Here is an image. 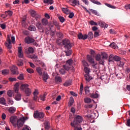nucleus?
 Segmentation results:
<instances>
[{"label": "nucleus", "mask_w": 130, "mask_h": 130, "mask_svg": "<svg viewBox=\"0 0 130 130\" xmlns=\"http://www.w3.org/2000/svg\"><path fill=\"white\" fill-rule=\"evenodd\" d=\"M73 62L74 61L72 59H69L66 61L65 65L63 66V69L66 71H70V70H74V67H73Z\"/></svg>", "instance_id": "1"}, {"label": "nucleus", "mask_w": 130, "mask_h": 130, "mask_svg": "<svg viewBox=\"0 0 130 130\" xmlns=\"http://www.w3.org/2000/svg\"><path fill=\"white\" fill-rule=\"evenodd\" d=\"M45 114L43 112H39V111H36L34 113V117L35 118H38V119H42L44 118Z\"/></svg>", "instance_id": "2"}, {"label": "nucleus", "mask_w": 130, "mask_h": 130, "mask_svg": "<svg viewBox=\"0 0 130 130\" xmlns=\"http://www.w3.org/2000/svg\"><path fill=\"white\" fill-rule=\"evenodd\" d=\"M63 45H64V48L66 49H71L72 48V44H71L70 40L68 39L63 41Z\"/></svg>", "instance_id": "3"}, {"label": "nucleus", "mask_w": 130, "mask_h": 130, "mask_svg": "<svg viewBox=\"0 0 130 130\" xmlns=\"http://www.w3.org/2000/svg\"><path fill=\"white\" fill-rule=\"evenodd\" d=\"M30 14L31 16L33 17V18H35L36 21H39L41 17L39 14H37L36 11L34 10H30Z\"/></svg>", "instance_id": "4"}, {"label": "nucleus", "mask_w": 130, "mask_h": 130, "mask_svg": "<svg viewBox=\"0 0 130 130\" xmlns=\"http://www.w3.org/2000/svg\"><path fill=\"white\" fill-rule=\"evenodd\" d=\"M71 125L72 126V127H74V130H82V127L78 123L74 122H71Z\"/></svg>", "instance_id": "5"}, {"label": "nucleus", "mask_w": 130, "mask_h": 130, "mask_svg": "<svg viewBox=\"0 0 130 130\" xmlns=\"http://www.w3.org/2000/svg\"><path fill=\"white\" fill-rule=\"evenodd\" d=\"M24 123H25V118L23 117L17 120V125L19 128L22 127L24 125Z\"/></svg>", "instance_id": "6"}, {"label": "nucleus", "mask_w": 130, "mask_h": 130, "mask_svg": "<svg viewBox=\"0 0 130 130\" xmlns=\"http://www.w3.org/2000/svg\"><path fill=\"white\" fill-rule=\"evenodd\" d=\"M18 56L20 58L24 57V53H23V48L22 47H18Z\"/></svg>", "instance_id": "7"}, {"label": "nucleus", "mask_w": 130, "mask_h": 130, "mask_svg": "<svg viewBox=\"0 0 130 130\" xmlns=\"http://www.w3.org/2000/svg\"><path fill=\"white\" fill-rule=\"evenodd\" d=\"M10 70L13 75H18L19 74V72H18V68L15 65H13L10 68Z\"/></svg>", "instance_id": "8"}, {"label": "nucleus", "mask_w": 130, "mask_h": 130, "mask_svg": "<svg viewBox=\"0 0 130 130\" xmlns=\"http://www.w3.org/2000/svg\"><path fill=\"white\" fill-rule=\"evenodd\" d=\"M82 121H83V118L82 116L78 115L76 117V118H75L74 121L71 122H77V124H79V123L82 122Z\"/></svg>", "instance_id": "9"}, {"label": "nucleus", "mask_w": 130, "mask_h": 130, "mask_svg": "<svg viewBox=\"0 0 130 130\" xmlns=\"http://www.w3.org/2000/svg\"><path fill=\"white\" fill-rule=\"evenodd\" d=\"M36 27L38 28L39 31L40 32H42V33L44 32V29L43 28V26L41 24L40 22H38L36 24Z\"/></svg>", "instance_id": "10"}, {"label": "nucleus", "mask_w": 130, "mask_h": 130, "mask_svg": "<svg viewBox=\"0 0 130 130\" xmlns=\"http://www.w3.org/2000/svg\"><path fill=\"white\" fill-rule=\"evenodd\" d=\"M87 61L90 63V64H93V63H94L95 60H94V58H93V57L92 55H87Z\"/></svg>", "instance_id": "11"}, {"label": "nucleus", "mask_w": 130, "mask_h": 130, "mask_svg": "<svg viewBox=\"0 0 130 130\" xmlns=\"http://www.w3.org/2000/svg\"><path fill=\"white\" fill-rule=\"evenodd\" d=\"M25 42L27 44H31V43H33L34 42V39L32 38H30L29 37L25 38Z\"/></svg>", "instance_id": "12"}, {"label": "nucleus", "mask_w": 130, "mask_h": 130, "mask_svg": "<svg viewBox=\"0 0 130 130\" xmlns=\"http://www.w3.org/2000/svg\"><path fill=\"white\" fill-rule=\"evenodd\" d=\"M8 43H6L5 45L9 49H11L12 48V41H11V39H10V36H8V39H7Z\"/></svg>", "instance_id": "13"}, {"label": "nucleus", "mask_w": 130, "mask_h": 130, "mask_svg": "<svg viewBox=\"0 0 130 130\" xmlns=\"http://www.w3.org/2000/svg\"><path fill=\"white\" fill-rule=\"evenodd\" d=\"M34 95L33 97V100L34 101H37V99H38V95L39 94V92L37 90H35L33 93Z\"/></svg>", "instance_id": "14"}, {"label": "nucleus", "mask_w": 130, "mask_h": 130, "mask_svg": "<svg viewBox=\"0 0 130 130\" xmlns=\"http://www.w3.org/2000/svg\"><path fill=\"white\" fill-rule=\"evenodd\" d=\"M28 88H29V85L27 84H23L20 86V90L22 91H25Z\"/></svg>", "instance_id": "15"}, {"label": "nucleus", "mask_w": 130, "mask_h": 130, "mask_svg": "<svg viewBox=\"0 0 130 130\" xmlns=\"http://www.w3.org/2000/svg\"><path fill=\"white\" fill-rule=\"evenodd\" d=\"M20 87V84L19 83H17L15 84L14 87L13 88V91L15 93H19V88Z\"/></svg>", "instance_id": "16"}, {"label": "nucleus", "mask_w": 130, "mask_h": 130, "mask_svg": "<svg viewBox=\"0 0 130 130\" xmlns=\"http://www.w3.org/2000/svg\"><path fill=\"white\" fill-rule=\"evenodd\" d=\"M78 37L79 39H83V40H86V39H87V35L85 34L83 35L82 34V33H79L78 35Z\"/></svg>", "instance_id": "17"}, {"label": "nucleus", "mask_w": 130, "mask_h": 130, "mask_svg": "<svg viewBox=\"0 0 130 130\" xmlns=\"http://www.w3.org/2000/svg\"><path fill=\"white\" fill-rule=\"evenodd\" d=\"M31 58L34 60V61H36V62H38V63H41V61H40L38 58V56L34 55L31 57Z\"/></svg>", "instance_id": "18"}, {"label": "nucleus", "mask_w": 130, "mask_h": 130, "mask_svg": "<svg viewBox=\"0 0 130 130\" xmlns=\"http://www.w3.org/2000/svg\"><path fill=\"white\" fill-rule=\"evenodd\" d=\"M98 24L99 25H100V26L101 27H102V28H107V27H108V24H106L105 22H103V21H99L98 22Z\"/></svg>", "instance_id": "19"}, {"label": "nucleus", "mask_w": 130, "mask_h": 130, "mask_svg": "<svg viewBox=\"0 0 130 130\" xmlns=\"http://www.w3.org/2000/svg\"><path fill=\"white\" fill-rule=\"evenodd\" d=\"M25 52L26 53H27V54H29L30 53H34V48H33V47H30L28 48L27 50V49H25Z\"/></svg>", "instance_id": "20"}, {"label": "nucleus", "mask_w": 130, "mask_h": 130, "mask_svg": "<svg viewBox=\"0 0 130 130\" xmlns=\"http://www.w3.org/2000/svg\"><path fill=\"white\" fill-rule=\"evenodd\" d=\"M84 77L86 82H89L91 81V80H92V77H91L89 74H85Z\"/></svg>", "instance_id": "21"}, {"label": "nucleus", "mask_w": 130, "mask_h": 130, "mask_svg": "<svg viewBox=\"0 0 130 130\" xmlns=\"http://www.w3.org/2000/svg\"><path fill=\"white\" fill-rule=\"evenodd\" d=\"M16 110H17V109L14 107H10L8 109V111L10 113H15V112H16Z\"/></svg>", "instance_id": "22"}, {"label": "nucleus", "mask_w": 130, "mask_h": 130, "mask_svg": "<svg viewBox=\"0 0 130 130\" xmlns=\"http://www.w3.org/2000/svg\"><path fill=\"white\" fill-rule=\"evenodd\" d=\"M72 80H68L63 84V86H64V87H69V86H71V85H72Z\"/></svg>", "instance_id": "23"}, {"label": "nucleus", "mask_w": 130, "mask_h": 130, "mask_svg": "<svg viewBox=\"0 0 130 130\" xmlns=\"http://www.w3.org/2000/svg\"><path fill=\"white\" fill-rule=\"evenodd\" d=\"M12 17L13 16V12L11 11H6L5 12V17L4 18H7V17Z\"/></svg>", "instance_id": "24"}, {"label": "nucleus", "mask_w": 130, "mask_h": 130, "mask_svg": "<svg viewBox=\"0 0 130 130\" xmlns=\"http://www.w3.org/2000/svg\"><path fill=\"white\" fill-rule=\"evenodd\" d=\"M93 37L94 35L93 34L92 32L90 31L88 33V35H87V38H88L89 40L93 39Z\"/></svg>", "instance_id": "25"}, {"label": "nucleus", "mask_w": 130, "mask_h": 130, "mask_svg": "<svg viewBox=\"0 0 130 130\" xmlns=\"http://www.w3.org/2000/svg\"><path fill=\"white\" fill-rule=\"evenodd\" d=\"M72 6L76 7V6H80V1L79 0H73L72 1Z\"/></svg>", "instance_id": "26"}, {"label": "nucleus", "mask_w": 130, "mask_h": 130, "mask_svg": "<svg viewBox=\"0 0 130 130\" xmlns=\"http://www.w3.org/2000/svg\"><path fill=\"white\" fill-rule=\"evenodd\" d=\"M48 79V75L46 72H44L43 75V80L44 82H47V80Z\"/></svg>", "instance_id": "27"}, {"label": "nucleus", "mask_w": 130, "mask_h": 130, "mask_svg": "<svg viewBox=\"0 0 130 130\" xmlns=\"http://www.w3.org/2000/svg\"><path fill=\"white\" fill-rule=\"evenodd\" d=\"M25 94L26 95V96H30V95L31 94H32V91H31V89L30 88H28L27 89H26L25 91Z\"/></svg>", "instance_id": "28"}, {"label": "nucleus", "mask_w": 130, "mask_h": 130, "mask_svg": "<svg viewBox=\"0 0 130 130\" xmlns=\"http://www.w3.org/2000/svg\"><path fill=\"white\" fill-rule=\"evenodd\" d=\"M41 22L43 26H47L48 24V20L45 18L43 19Z\"/></svg>", "instance_id": "29"}, {"label": "nucleus", "mask_w": 130, "mask_h": 130, "mask_svg": "<svg viewBox=\"0 0 130 130\" xmlns=\"http://www.w3.org/2000/svg\"><path fill=\"white\" fill-rule=\"evenodd\" d=\"M10 121L12 124H15L16 123V121H17V119L14 116H12L10 117Z\"/></svg>", "instance_id": "30"}, {"label": "nucleus", "mask_w": 130, "mask_h": 130, "mask_svg": "<svg viewBox=\"0 0 130 130\" xmlns=\"http://www.w3.org/2000/svg\"><path fill=\"white\" fill-rule=\"evenodd\" d=\"M22 99V96L21 95V94L17 93L15 95V100L17 101H19V100H21Z\"/></svg>", "instance_id": "31"}, {"label": "nucleus", "mask_w": 130, "mask_h": 130, "mask_svg": "<svg viewBox=\"0 0 130 130\" xmlns=\"http://www.w3.org/2000/svg\"><path fill=\"white\" fill-rule=\"evenodd\" d=\"M84 102H85V103H87V104H90V103H91V102H92V100H91L89 98H85L84 99Z\"/></svg>", "instance_id": "32"}, {"label": "nucleus", "mask_w": 130, "mask_h": 130, "mask_svg": "<svg viewBox=\"0 0 130 130\" xmlns=\"http://www.w3.org/2000/svg\"><path fill=\"white\" fill-rule=\"evenodd\" d=\"M101 54L104 59H107V58H108V55L106 52H102Z\"/></svg>", "instance_id": "33"}, {"label": "nucleus", "mask_w": 130, "mask_h": 130, "mask_svg": "<svg viewBox=\"0 0 130 130\" xmlns=\"http://www.w3.org/2000/svg\"><path fill=\"white\" fill-rule=\"evenodd\" d=\"M36 71L37 73H39L40 76H42V70H41V68L40 67H37Z\"/></svg>", "instance_id": "34"}, {"label": "nucleus", "mask_w": 130, "mask_h": 130, "mask_svg": "<svg viewBox=\"0 0 130 130\" xmlns=\"http://www.w3.org/2000/svg\"><path fill=\"white\" fill-rule=\"evenodd\" d=\"M62 11L64 14H67V15H69L71 13L68 8H62Z\"/></svg>", "instance_id": "35"}, {"label": "nucleus", "mask_w": 130, "mask_h": 130, "mask_svg": "<svg viewBox=\"0 0 130 130\" xmlns=\"http://www.w3.org/2000/svg\"><path fill=\"white\" fill-rule=\"evenodd\" d=\"M90 97H91V98H93V99L98 98V97H99V94H98V93H91L90 94Z\"/></svg>", "instance_id": "36"}, {"label": "nucleus", "mask_w": 130, "mask_h": 130, "mask_svg": "<svg viewBox=\"0 0 130 130\" xmlns=\"http://www.w3.org/2000/svg\"><path fill=\"white\" fill-rule=\"evenodd\" d=\"M74 104V98L73 97H70V101L68 104L69 106H72Z\"/></svg>", "instance_id": "37"}, {"label": "nucleus", "mask_w": 130, "mask_h": 130, "mask_svg": "<svg viewBox=\"0 0 130 130\" xmlns=\"http://www.w3.org/2000/svg\"><path fill=\"white\" fill-rule=\"evenodd\" d=\"M49 127H50V124H49V122L46 121L45 122V128L46 129H49Z\"/></svg>", "instance_id": "38"}, {"label": "nucleus", "mask_w": 130, "mask_h": 130, "mask_svg": "<svg viewBox=\"0 0 130 130\" xmlns=\"http://www.w3.org/2000/svg\"><path fill=\"white\" fill-rule=\"evenodd\" d=\"M44 4H48L49 5H52L53 4V0H44Z\"/></svg>", "instance_id": "39"}, {"label": "nucleus", "mask_w": 130, "mask_h": 130, "mask_svg": "<svg viewBox=\"0 0 130 130\" xmlns=\"http://www.w3.org/2000/svg\"><path fill=\"white\" fill-rule=\"evenodd\" d=\"M0 104H2V105H6V100H5V98H0Z\"/></svg>", "instance_id": "40"}, {"label": "nucleus", "mask_w": 130, "mask_h": 130, "mask_svg": "<svg viewBox=\"0 0 130 130\" xmlns=\"http://www.w3.org/2000/svg\"><path fill=\"white\" fill-rule=\"evenodd\" d=\"M110 47H112V48H114V49H116L118 48L117 47V45H116V44H115V43H112L110 44V45H109Z\"/></svg>", "instance_id": "41"}, {"label": "nucleus", "mask_w": 130, "mask_h": 130, "mask_svg": "<svg viewBox=\"0 0 130 130\" xmlns=\"http://www.w3.org/2000/svg\"><path fill=\"white\" fill-rule=\"evenodd\" d=\"M7 95H8L9 97H13V95H14L13 91H12V90H8L7 92Z\"/></svg>", "instance_id": "42"}, {"label": "nucleus", "mask_w": 130, "mask_h": 130, "mask_svg": "<svg viewBox=\"0 0 130 130\" xmlns=\"http://www.w3.org/2000/svg\"><path fill=\"white\" fill-rule=\"evenodd\" d=\"M113 59L115 60V61H120L121 58L119 57L118 56H115L113 57Z\"/></svg>", "instance_id": "43"}, {"label": "nucleus", "mask_w": 130, "mask_h": 130, "mask_svg": "<svg viewBox=\"0 0 130 130\" xmlns=\"http://www.w3.org/2000/svg\"><path fill=\"white\" fill-rule=\"evenodd\" d=\"M91 3L95 4V5H98V6H101V3L97 1L96 0H91Z\"/></svg>", "instance_id": "44"}, {"label": "nucleus", "mask_w": 130, "mask_h": 130, "mask_svg": "<svg viewBox=\"0 0 130 130\" xmlns=\"http://www.w3.org/2000/svg\"><path fill=\"white\" fill-rule=\"evenodd\" d=\"M55 81L56 83H61V78L59 77H57L55 78Z\"/></svg>", "instance_id": "45"}, {"label": "nucleus", "mask_w": 130, "mask_h": 130, "mask_svg": "<svg viewBox=\"0 0 130 130\" xmlns=\"http://www.w3.org/2000/svg\"><path fill=\"white\" fill-rule=\"evenodd\" d=\"M84 72H85V73H86V75H89L90 72H91V71H90V69H89L87 67H85L84 68Z\"/></svg>", "instance_id": "46"}, {"label": "nucleus", "mask_w": 130, "mask_h": 130, "mask_svg": "<svg viewBox=\"0 0 130 130\" xmlns=\"http://www.w3.org/2000/svg\"><path fill=\"white\" fill-rule=\"evenodd\" d=\"M89 10L92 14H94V15H96V16H99V14L98 13V12H97V11L93 9Z\"/></svg>", "instance_id": "47"}, {"label": "nucleus", "mask_w": 130, "mask_h": 130, "mask_svg": "<svg viewBox=\"0 0 130 130\" xmlns=\"http://www.w3.org/2000/svg\"><path fill=\"white\" fill-rule=\"evenodd\" d=\"M28 30L29 31H36V27L30 25L28 27Z\"/></svg>", "instance_id": "48"}, {"label": "nucleus", "mask_w": 130, "mask_h": 130, "mask_svg": "<svg viewBox=\"0 0 130 130\" xmlns=\"http://www.w3.org/2000/svg\"><path fill=\"white\" fill-rule=\"evenodd\" d=\"M85 94H86V95H88V94H90V90H89L88 86H86L85 87Z\"/></svg>", "instance_id": "49"}, {"label": "nucleus", "mask_w": 130, "mask_h": 130, "mask_svg": "<svg viewBox=\"0 0 130 130\" xmlns=\"http://www.w3.org/2000/svg\"><path fill=\"white\" fill-rule=\"evenodd\" d=\"M105 5L107 7H108V8H110V9H116V8L115 6H113L110 4H108V3H105Z\"/></svg>", "instance_id": "50"}, {"label": "nucleus", "mask_w": 130, "mask_h": 130, "mask_svg": "<svg viewBox=\"0 0 130 130\" xmlns=\"http://www.w3.org/2000/svg\"><path fill=\"white\" fill-rule=\"evenodd\" d=\"M89 24L91 26H97V25H98V23H97L96 22H95V21L93 20H91L90 21H89Z\"/></svg>", "instance_id": "51"}, {"label": "nucleus", "mask_w": 130, "mask_h": 130, "mask_svg": "<svg viewBox=\"0 0 130 130\" xmlns=\"http://www.w3.org/2000/svg\"><path fill=\"white\" fill-rule=\"evenodd\" d=\"M117 64L119 66V67H122L123 66H124V62L123 61H120L117 62Z\"/></svg>", "instance_id": "52"}, {"label": "nucleus", "mask_w": 130, "mask_h": 130, "mask_svg": "<svg viewBox=\"0 0 130 130\" xmlns=\"http://www.w3.org/2000/svg\"><path fill=\"white\" fill-rule=\"evenodd\" d=\"M82 64L85 67V68H86V67H89V64L85 60H82Z\"/></svg>", "instance_id": "53"}, {"label": "nucleus", "mask_w": 130, "mask_h": 130, "mask_svg": "<svg viewBox=\"0 0 130 130\" xmlns=\"http://www.w3.org/2000/svg\"><path fill=\"white\" fill-rule=\"evenodd\" d=\"M101 59V56L100 54H98L96 56H95V60H97L98 61H100Z\"/></svg>", "instance_id": "54"}, {"label": "nucleus", "mask_w": 130, "mask_h": 130, "mask_svg": "<svg viewBox=\"0 0 130 130\" xmlns=\"http://www.w3.org/2000/svg\"><path fill=\"white\" fill-rule=\"evenodd\" d=\"M58 19H59L60 22H61V23H63V22H64V21H66V19H64V18L62 16L59 17Z\"/></svg>", "instance_id": "55"}, {"label": "nucleus", "mask_w": 130, "mask_h": 130, "mask_svg": "<svg viewBox=\"0 0 130 130\" xmlns=\"http://www.w3.org/2000/svg\"><path fill=\"white\" fill-rule=\"evenodd\" d=\"M57 36L58 37V38H62V33L61 32H57Z\"/></svg>", "instance_id": "56"}, {"label": "nucleus", "mask_w": 130, "mask_h": 130, "mask_svg": "<svg viewBox=\"0 0 130 130\" xmlns=\"http://www.w3.org/2000/svg\"><path fill=\"white\" fill-rule=\"evenodd\" d=\"M9 73V71L8 70H4L2 71L3 75H8Z\"/></svg>", "instance_id": "57"}, {"label": "nucleus", "mask_w": 130, "mask_h": 130, "mask_svg": "<svg viewBox=\"0 0 130 130\" xmlns=\"http://www.w3.org/2000/svg\"><path fill=\"white\" fill-rule=\"evenodd\" d=\"M60 74H61V75H64V74H66V70L63 69H61L59 71Z\"/></svg>", "instance_id": "58"}, {"label": "nucleus", "mask_w": 130, "mask_h": 130, "mask_svg": "<svg viewBox=\"0 0 130 130\" xmlns=\"http://www.w3.org/2000/svg\"><path fill=\"white\" fill-rule=\"evenodd\" d=\"M26 71L29 74H33L34 73V70L32 69H27Z\"/></svg>", "instance_id": "59"}, {"label": "nucleus", "mask_w": 130, "mask_h": 130, "mask_svg": "<svg viewBox=\"0 0 130 130\" xmlns=\"http://www.w3.org/2000/svg\"><path fill=\"white\" fill-rule=\"evenodd\" d=\"M18 80H20L21 81L23 80L24 79V75L23 74H20L18 77Z\"/></svg>", "instance_id": "60"}, {"label": "nucleus", "mask_w": 130, "mask_h": 130, "mask_svg": "<svg viewBox=\"0 0 130 130\" xmlns=\"http://www.w3.org/2000/svg\"><path fill=\"white\" fill-rule=\"evenodd\" d=\"M84 89V86L81 84L80 85V94L82 95L83 93V89Z\"/></svg>", "instance_id": "61"}, {"label": "nucleus", "mask_w": 130, "mask_h": 130, "mask_svg": "<svg viewBox=\"0 0 130 130\" xmlns=\"http://www.w3.org/2000/svg\"><path fill=\"white\" fill-rule=\"evenodd\" d=\"M9 80L10 82H16L17 81L16 78H9Z\"/></svg>", "instance_id": "62"}, {"label": "nucleus", "mask_w": 130, "mask_h": 130, "mask_svg": "<svg viewBox=\"0 0 130 130\" xmlns=\"http://www.w3.org/2000/svg\"><path fill=\"white\" fill-rule=\"evenodd\" d=\"M66 53L67 56H70L72 54V51H65Z\"/></svg>", "instance_id": "63"}, {"label": "nucleus", "mask_w": 130, "mask_h": 130, "mask_svg": "<svg viewBox=\"0 0 130 130\" xmlns=\"http://www.w3.org/2000/svg\"><path fill=\"white\" fill-rule=\"evenodd\" d=\"M93 69H97V62L94 61V63L91 64Z\"/></svg>", "instance_id": "64"}]
</instances>
